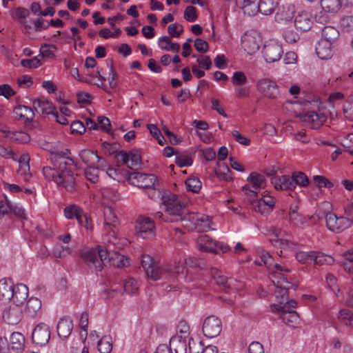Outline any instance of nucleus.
<instances>
[{
	"label": "nucleus",
	"mask_w": 353,
	"mask_h": 353,
	"mask_svg": "<svg viewBox=\"0 0 353 353\" xmlns=\"http://www.w3.org/2000/svg\"><path fill=\"white\" fill-rule=\"evenodd\" d=\"M258 256L260 261H255L259 265H264L268 269L274 268L275 270L271 272L270 279L274 284L276 290L274 294L276 299L279 301V304L271 305L273 312L280 313L294 312L296 307V302L294 299L287 301L288 299V290L293 287V284L288 280L287 275L283 272H289L290 270L278 263H274L272 256L265 250H259Z\"/></svg>",
	"instance_id": "1"
},
{
	"label": "nucleus",
	"mask_w": 353,
	"mask_h": 353,
	"mask_svg": "<svg viewBox=\"0 0 353 353\" xmlns=\"http://www.w3.org/2000/svg\"><path fill=\"white\" fill-rule=\"evenodd\" d=\"M69 154L70 152L68 149L51 152L50 159L52 167H43V174L47 180L54 181L59 187L74 192L77 187L74 173L76 165Z\"/></svg>",
	"instance_id": "2"
},
{
	"label": "nucleus",
	"mask_w": 353,
	"mask_h": 353,
	"mask_svg": "<svg viewBox=\"0 0 353 353\" xmlns=\"http://www.w3.org/2000/svg\"><path fill=\"white\" fill-rule=\"evenodd\" d=\"M167 212L170 217L168 221H181L182 225L188 229H195L199 232L211 228V221L208 216L201 214L188 213L184 204L176 199H171L166 203Z\"/></svg>",
	"instance_id": "3"
},
{
	"label": "nucleus",
	"mask_w": 353,
	"mask_h": 353,
	"mask_svg": "<svg viewBox=\"0 0 353 353\" xmlns=\"http://www.w3.org/2000/svg\"><path fill=\"white\" fill-rule=\"evenodd\" d=\"M108 248L101 245L91 249H85L81 252V258L85 265L96 272L101 271L103 266H106L110 261V250L111 245L116 243L110 239L108 240Z\"/></svg>",
	"instance_id": "4"
},
{
	"label": "nucleus",
	"mask_w": 353,
	"mask_h": 353,
	"mask_svg": "<svg viewBox=\"0 0 353 353\" xmlns=\"http://www.w3.org/2000/svg\"><path fill=\"white\" fill-rule=\"evenodd\" d=\"M141 265L147 276L152 281L166 279L168 276V270L159 262L154 261L150 255H143Z\"/></svg>",
	"instance_id": "5"
},
{
	"label": "nucleus",
	"mask_w": 353,
	"mask_h": 353,
	"mask_svg": "<svg viewBox=\"0 0 353 353\" xmlns=\"http://www.w3.org/2000/svg\"><path fill=\"white\" fill-rule=\"evenodd\" d=\"M196 243L201 250L214 254L225 253L230 250L229 245L214 241L211 237L205 234L199 236Z\"/></svg>",
	"instance_id": "6"
},
{
	"label": "nucleus",
	"mask_w": 353,
	"mask_h": 353,
	"mask_svg": "<svg viewBox=\"0 0 353 353\" xmlns=\"http://www.w3.org/2000/svg\"><path fill=\"white\" fill-rule=\"evenodd\" d=\"M248 184L243 188V191L248 198H256L258 189L264 188L266 185L265 176L263 174L252 172L248 178Z\"/></svg>",
	"instance_id": "7"
},
{
	"label": "nucleus",
	"mask_w": 353,
	"mask_h": 353,
	"mask_svg": "<svg viewBox=\"0 0 353 353\" xmlns=\"http://www.w3.org/2000/svg\"><path fill=\"white\" fill-rule=\"evenodd\" d=\"M325 222L327 228L332 232H341L352 226L350 219H346L345 216H337L335 214L328 212L325 215Z\"/></svg>",
	"instance_id": "8"
},
{
	"label": "nucleus",
	"mask_w": 353,
	"mask_h": 353,
	"mask_svg": "<svg viewBox=\"0 0 353 353\" xmlns=\"http://www.w3.org/2000/svg\"><path fill=\"white\" fill-rule=\"evenodd\" d=\"M128 180L132 185L143 189L153 188L157 182V178L155 175L137 172L130 173Z\"/></svg>",
	"instance_id": "9"
},
{
	"label": "nucleus",
	"mask_w": 353,
	"mask_h": 353,
	"mask_svg": "<svg viewBox=\"0 0 353 353\" xmlns=\"http://www.w3.org/2000/svg\"><path fill=\"white\" fill-rule=\"evenodd\" d=\"M135 228L136 233L139 237L147 239L154 236L155 225L150 217L139 216Z\"/></svg>",
	"instance_id": "10"
},
{
	"label": "nucleus",
	"mask_w": 353,
	"mask_h": 353,
	"mask_svg": "<svg viewBox=\"0 0 353 353\" xmlns=\"http://www.w3.org/2000/svg\"><path fill=\"white\" fill-rule=\"evenodd\" d=\"M262 53L267 62L274 63L280 60L283 50L280 43L274 41H270L264 44Z\"/></svg>",
	"instance_id": "11"
},
{
	"label": "nucleus",
	"mask_w": 353,
	"mask_h": 353,
	"mask_svg": "<svg viewBox=\"0 0 353 353\" xmlns=\"http://www.w3.org/2000/svg\"><path fill=\"white\" fill-rule=\"evenodd\" d=\"M202 330L206 337L214 338L219 336L222 330L221 320L214 316H208L204 320Z\"/></svg>",
	"instance_id": "12"
},
{
	"label": "nucleus",
	"mask_w": 353,
	"mask_h": 353,
	"mask_svg": "<svg viewBox=\"0 0 353 353\" xmlns=\"http://www.w3.org/2000/svg\"><path fill=\"white\" fill-rule=\"evenodd\" d=\"M260 37L255 31L245 33L241 37V46L249 54L256 52L260 46Z\"/></svg>",
	"instance_id": "13"
},
{
	"label": "nucleus",
	"mask_w": 353,
	"mask_h": 353,
	"mask_svg": "<svg viewBox=\"0 0 353 353\" xmlns=\"http://www.w3.org/2000/svg\"><path fill=\"white\" fill-rule=\"evenodd\" d=\"M268 232L274 236V238L270 239L274 245L283 249L292 248L293 243L286 238L289 234L285 230L272 226L268 230Z\"/></svg>",
	"instance_id": "14"
},
{
	"label": "nucleus",
	"mask_w": 353,
	"mask_h": 353,
	"mask_svg": "<svg viewBox=\"0 0 353 353\" xmlns=\"http://www.w3.org/2000/svg\"><path fill=\"white\" fill-rule=\"evenodd\" d=\"M256 88L264 97L270 99H276L280 94L279 87L276 83L268 79H262L259 80L256 84Z\"/></svg>",
	"instance_id": "15"
},
{
	"label": "nucleus",
	"mask_w": 353,
	"mask_h": 353,
	"mask_svg": "<svg viewBox=\"0 0 353 353\" xmlns=\"http://www.w3.org/2000/svg\"><path fill=\"white\" fill-rule=\"evenodd\" d=\"M105 230L108 236H110L117 240L115 234L118 225V219L111 208L105 207L103 210Z\"/></svg>",
	"instance_id": "16"
},
{
	"label": "nucleus",
	"mask_w": 353,
	"mask_h": 353,
	"mask_svg": "<svg viewBox=\"0 0 353 353\" xmlns=\"http://www.w3.org/2000/svg\"><path fill=\"white\" fill-rule=\"evenodd\" d=\"M271 183L276 190L287 191L291 196H294L291 192L295 190L296 186L294 184L292 176L288 175H274L271 177Z\"/></svg>",
	"instance_id": "17"
},
{
	"label": "nucleus",
	"mask_w": 353,
	"mask_h": 353,
	"mask_svg": "<svg viewBox=\"0 0 353 353\" xmlns=\"http://www.w3.org/2000/svg\"><path fill=\"white\" fill-rule=\"evenodd\" d=\"M22 309L19 304H12L3 312V321L9 325L18 324L22 318Z\"/></svg>",
	"instance_id": "18"
},
{
	"label": "nucleus",
	"mask_w": 353,
	"mask_h": 353,
	"mask_svg": "<svg viewBox=\"0 0 353 353\" xmlns=\"http://www.w3.org/2000/svg\"><path fill=\"white\" fill-rule=\"evenodd\" d=\"M50 337V328L48 325L40 323L34 329L32 334L33 342L41 346L46 345Z\"/></svg>",
	"instance_id": "19"
},
{
	"label": "nucleus",
	"mask_w": 353,
	"mask_h": 353,
	"mask_svg": "<svg viewBox=\"0 0 353 353\" xmlns=\"http://www.w3.org/2000/svg\"><path fill=\"white\" fill-rule=\"evenodd\" d=\"M302 121L307 123L313 129L320 128L327 119V117L322 112L308 111L301 116Z\"/></svg>",
	"instance_id": "20"
},
{
	"label": "nucleus",
	"mask_w": 353,
	"mask_h": 353,
	"mask_svg": "<svg viewBox=\"0 0 353 353\" xmlns=\"http://www.w3.org/2000/svg\"><path fill=\"white\" fill-rule=\"evenodd\" d=\"M294 26L297 30L302 32L309 30L313 24L312 15L305 11L299 12L294 19Z\"/></svg>",
	"instance_id": "21"
},
{
	"label": "nucleus",
	"mask_w": 353,
	"mask_h": 353,
	"mask_svg": "<svg viewBox=\"0 0 353 353\" xmlns=\"http://www.w3.org/2000/svg\"><path fill=\"white\" fill-rule=\"evenodd\" d=\"M32 105L37 113L43 115H52L56 110L52 102L45 99H36L33 101Z\"/></svg>",
	"instance_id": "22"
},
{
	"label": "nucleus",
	"mask_w": 353,
	"mask_h": 353,
	"mask_svg": "<svg viewBox=\"0 0 353 353\" xmlns=\"http://www.w3.org/2000/svg\"><path fill=\"white\" fill-rule=\"evenodd\" d=\"M3 137L18 143H26L30 140V135L23 131L2 130L0 137Z\"/></svg>",
	"instance_id": "23"
},
{
	"label": "nucleus",
	"mask_w": 353,
	"mask_h": 353,
	"mask_svg": "<svg viewBox=\"0 0 353 353\" xmlns=\"http://www.w3.org/2000/svg\"><path fill=\"white\" fill-rule=\"evenodd\" d=\"M294 6L292 5L283 6L280 8L275 15V20L277 23H285L290 21L294 17Z\"/></svg>",
	"instance_id": "24"
},
{
	"label": "nucleus",
	"mask_w": 353,
	"mask_h": 353,
	"mask_svg": "<svg viewBox=\"0 0 353 353\" xmlns=\"http://www.w3.org/2000/svg\"><path fill=\"white\" fill-rule=\"evenodd\" d=\"M72 321L68 317L60 319L57 323V330L60 338L65 339L68 337L72 330Z\"/></svg>",
	"instance_id": "25"
},
{
	"label": "nucleus",
	"mask_w": 353,
	"mask_h": 353,
	"mask_svg": "<svg viewBox=\"0 0 353 353\" xmlns=\"http://www.w3.org/2000/svg\"><path fill=\"white\" fill-rule=\"evenodd\" d=\"M14 283L11 279L0 280V301H9L13 296Z\"/></svg>",
	"instance_id": "26"
},
{
	"label": "nucleus",
	"mask_w": 353,
	"mask_h": 353,
	"mask_svg": "<svg viewBox=\"0 0 353 353\" xmlns=\"http://www.w3.org/2000/svg\"><path fill=\"white\" fill-rule=\"evenodd\" d=\"M332 42L321 39L316 46V53L321 59H327L332 57Z\"/></svg>",
	"instance_id": "27"
},
{
	"label": "nucleus",
	"mask_w": 353,
	"mask_h": 353,
	"mask_svg": "<svg viewBox=\"0 0 353 353\" xmlns=\"http://www.w3.org/2000/svg\"><path fill=\"white\" fill-rule=\"evenodd\" d=\"M258 0H236V3L245 14L249 16L254 15L257 13L259 8Z\"/></svg>",
	"instance_id": "28"
},
{
	"label": "nucleus",
	"mask_w": 353,
	"mask_h": 353,
	"mask_svg": "<svg viewBox=\"0 0 353 353\" xmlns=\"http://www.w3.org/2000/svg\"><path fill=\"white\" fill-rule=\"evenodd\" d=\"M279 0H259L257 12H259L264 15H270L274 12L278 7Z\"/></svg>",
	"instance_id": "29"
},
{
	"label": "nucleus",
	"mask_w": 353,
	"mask_h": 353,
	"mask_svg": "<svg viewBox=\"0 0 353 353\" xmlns=\"http://www.w3.org/2000/svg\"><path fill=\"white\" fill-rule=\"evenodd\" d=\"M28 296V287L23 284L19 283L16 286L13 288V296L12 299L16 304L22 303Z\"/></svg>",
	"instance_id": "30"
},
{
	"label": "nucleus",
	"mask_w": 353,
	"mask_h": 353,
	"mask_svg": "<svg viewBox=\"0 0 353 353\" xmlns=\"http://www.w3.org/2000/svg\"><path fill=\"white\" fill-rule=\"evenodd\" d=\"M41 309V301L36 298H30L26 305L25 312L31 317H34L40 312Z\"/></svg>",
	"instance_id": "31"
},
{
	"label": "nucleus",
	"mask_w": 353,
	"mask_h": 353,
	"mask_svg": "<svg viewBox=\"0 0 353 353\" xmlns=\"http://www.w3.org/2000/svg\"><path fill=\"white\" fill-rule=\"evenodd\" d=\"M25 347V337L20 332H13L10 338L9 347L16 352H20Z\"/></svg>",
	"instance_id": "32"
},
{
	"label": "nucleus",
	"mask_w": 353,
	"mask_h": 353,
	"mask_svg": "<svg viewBox=\"0 0 353 353\" xmlns=\"http://www.w3.org/2000/svg\"><path fill=\"white\" fill-rule=\"evenodd\" d=\"M169 348L170 352L173 350L174 353H186V341L181 336H173L170 340Z\"/></svg>",
	"instance_id": "33"
},
{
	"label": "nucleus",
	"mask_w": 353,
	"mask_h": 353,
	"mask_svg": "<svg viewBox=\"0 0 353 353\" xmlns=\"http://www.w3.org/2000/svg\"><path fill=\"white\" fill-rule=\"evenodd\" d=\"M213 280L220 290L226 291L231 286L232 279L223 274L221 271L216 270L212 274Z\"/></svg>",
	"instance_id": "34"
},
{
	"label": "nucleus",
	"mask_w": 353,
	"mask_h": 353,
	"mask_svg": "<svg viewBox=\"0 0 353 353\" xmlns=\"http://www.w3.org/2000/svg\"><path fill=\"white\" fill-rule=\"evenodd\" d=\"M81 161L88 166L95 165L96 162L100 161V157L97 153L90 150H81L79 153Z\"/></svg>",
	"instance_id": "35"
},
{
	"label": "nucleus",
	"mask_w": 353,
	"mask_h": 353,
	"mask_svg": "<svg viewBox=\"0 0 353 353\" xmlns=\"http://www.w3.org/2000/svg\"><path fill=\"white\" fill-rule=\"evenodd\" d=\"M30 157L28 154H23L19 160V168L18 169V174L24 176V180L28 181L30 177Z\"/></svg>",
	"instance_id": "36"
},
{
	"label": "nucleus",
	"mask_w": 353,
	"mask_h": 353,
	"mask_svg": "<svg viewBox=\"0 0 353 353\" xmlns=\"http://www.w3.org/2000/svg\"><path fill=\"white\" fill-rule=\"evenodd\" d=\"M14 112L17 117L25 121H31L34 117L33 110L26 105H18L14 109Z\"/></svg>",
	"instance_id": "37"
},
{
	"label": "nucleus",
	"mask_w": 353,
	"mask_h": 353,
	"mask_svg": "<svg viewBox=\"0 0 353 353\" xmlns=\"http://www.w3.org/2000/svg\"><path fill=\"white\" fill-rule=\"evenodd\" d=\"M123 288L127 293L133 294L138 289L137 281L134 279L130 278L125 281L123 285H119L115 288L112 286L109 290L112 292H121Z\"/></svg>",
	"instance_id": "38"
},
{
	"label": "nucleus",
	"mask_w": 353,
	"mask_h": 353,
	"mask_svg": "<svg viewBox=\"0 0 353 353\" xmlns=\"http://www.w3.org/2000/svg\"><path fill=\"white\" fill-rule=\"evenodd\" d=\"M159 46L164 50H170L178 52L180 50V44L178 43H172L171 39L168 36H163L159 39Z\"/></svg>",
	"instance_id": "39"
},
{
	"label": "nucleus",
	"mask_w": 353,
	"mask_h": 353,
	"mask_svg": "<svg viewBox=\"0 0 353 353\" xmlns=\"http://www.w3.org/2000/svg\"><path fill=\"white\" fill-rule=\"evenodd\" d=\"M343 1V0H321V5L328 12H336L341 9Z\"/></svg>",
	"instance_id": "40"
},
{
	"label": "nucleus",
	"mask_w": 353,
	"mask_h": 353,
	"mask_svg": "<svg viewBox=\"0 0 353 353\" xmlns=\"http://www.w3.org/2000/svg\"><path fill=\"white\" fill-rule=\"evenodd\" d=\"M339 36V30L332 26H326L322 30V38L324 40L333 43Z\"/></svg>",
	"instance_id": "41"
},
{
	"label": "nucleus",
	"mask_w": 353,
	"mask_h": 353,
	"mask_svg": "<svg viewBox=\"0 0 353 353\" xmlns=\"http://www.w3.org/2000/svg\"><path fill=\"white\" fill-rule=\"evenodd\" d=\"M83 212V210L75 204L70 205L64 209V215L68 219L75 218L78 221Z\"/></svg>",
	"instance_id": "42"
},
{
	"label": "nucleus",
	"mask_w": 353,
	"mask_h": 353,
	"mask_svg": "<svg viewBox=\"0 0 353 353\" xmlns=\"http://www.w3.org/2000/svg\"><path fill=\"white\" fill-rule=\"evenodd\" d=\"M334 259L327 254L320 252H314L313 262L315 265H332L334 263Z\"/></svg>",
	"instance_id": "43"
},
{
	"label": "nucleus",
	"mask_w": 353,
	"mask_h": 353,
	"mask_svg": "<svg viewBox=\"0 0 353 353\" xmlns=\"http://www.w3.org/2000/svg\"><path fill=\"white\" fill-rule=\"evenodd\" d=\"M110 261L108 264H112L118 268H123L130 265L129 259L117 252H114V256H110Z\"/></svg>",
	"instance_id": "44"
},
{
	"label": "nucleus",
	"mask_w": 353,
	"mask_h": 353,
	"mask_svg": "<svg viewBox=\"0 0 353 353\" xmlns=\"http://www.w3.org/2000/svg\"><path fill=\"white\" fill-rule=\"evenodd\" d=\"M280 318L285 324L290 327H294L299 321V316L296 312L281 313Z\"/></svg>",
	"instance_id": "45"
},
{
	"label": "nucleus",
	"mask_w": 353,
	"mask_h": 353,
	"mask_svg": "<svg viewBox=\"0 0 353 353\" xmlns=\"http://www.w3.org/2000/svg\"><path fill=\"white\" fill-rule=\"evenodd\" d=\"M339 321L353 328V312L349 310H341L338 315Z\"/></svg>",
	"instance_id": "46"
},
{
	"label": "nucleus",
	"mask_w": 353,
	"mask_h": 353,
	"mask_svg": "<svg viewBox=\"0 0 353 353\" xmlns=\"http://www.w3.org/2000/svg\"><path fill=\"white\" fill-rule=\"evenodd\" d=\"M294 184L301 187H306L309 183V179L305 173L302 172H294L292 175Z\"/></svg>",
	"instance_id": "47"
},
{
	"label": "nucleus",
	"mask_w": 353,
	"mask_h": 353,
	"mask_svg": "<svg viewBox=\"0 0 353 353\" xmlns=\"http://www.w3.org/2000/svg\"><path fill=\"white\" fill-rule=\"evenodd\" d=\"M84 175L87 180L95 183L99 180V170L95 165L88 166L84 171Z\"/></svg>",
	"instance_id": "48"
},
{
	"label": "nucleus",
	"mask_w": 353,
	"mask_h": 353,
	"mask_svg": "<svg viewBox=\"0 0 353 353\" xmlns=\"http://www.w3.org/2000/svg\"><path fill=\"white\" fill-rule=\"evenodd\" d=\"M186 188L189 191L197 193L201 188V182L196 177H190L185 181Z\"/></svg>",
	"instance_id": "49"
},
{
	"label": "nucleus",
	"mask_w": 353,
	"mask_h": 353,
	"mask_svg": "<svg viewBox=\"0 0 353 353\" xmlns=\"http://www.w3.org/2000/svg\"><path fill=\"white\" fill-rule=\"evenodd\" d=\"M314 252H298L295 254L296 259L303 263H309L311 262H313L314 260Z\"/></svg>",
	"instance_id": "50"
},
{
	"label": "nucleus",
	"mask_w": 353,
	"mask_h": 353,
	"mask_svg": "<svg viewBox=\"0 0 353 353\" xmlns=\"http://www.w3.org/2000/svg\"><path fill=\"white\" fill-rule=\"evenodd\" d=\"M98 350L101 353H109L112 349L110 339L106 336L101 338L97 344Z\"/></svg>",
	"instance_id": "51"
},
{
	"label": "nucleus",
	"mask_w": 353,
	"mask_h": 353,
	"mask_svg": "<svg viewBox=\"0 0 353 353\" xmlns=\"http://www.w3.org/2000/svg\"><path fill=\"white\" fill-rule=\"evenodd\" d=\"M102 195L104 198L108 199L111 201H116L119 199V194L118 192L112 188H104L102 190Z\"/></svg>",
	"instance_id": "52"
},
{
	"label": "nucleus",
	"mask_w": 353,
	"mask_h": 353,
	"mask_svg": "<svg viewBox=\"0 0 353 353\" xmlns=\"http://www.w3.org/2000/svg\"><path fill=\"white\" fill-rule=\"evenodd\" d=\"M250 204L252 205V208L256 211L260 212L261 214L267 215L272 210V209H268L265 207H268V205H261L259 207L258 205V198H248Z\"/></svg>",
	"instance_id": "53"
},
{
	"label": "nucleus",
	"mask_w": 353,
	"mask_h": 353,
	"mask_svg": "<svg viewBox=\"0 0 353 353\" xmlns=\"http://www.w3.org/2000/svg\"><path fill=\"white\" fill-rule=\"evenodd\" d=\"M341 27L343 30L346 32L353 31V16L346 15L343 16L340 21Z\"/></svg>",
	"instance_id": "54"
},
{
	"label": "nucleus",
	"mask_w": 353,
	"mask_h": 353,
	"mask_svg": "<svg viewBox=\"0 0 353 353\" xmlns=\"http://www.w3.org/2000/svg\"><path fill=\"white\" fill-rule=\"evenodd\" d=\"M57 47L54 45L44 44L41 47L40 54L43 57L54 58Z\"/></svg>",
	"instance_id": "55"
},
{
	"label": "nucleus",
	"mask_w": 353,
	"mask_h": 353,
	"mask_svg": "<svg viewBox=\"0 0 353 353\" xmlns=\"http://www.w3.org/2000/svg\"><path fill=\"white\" fill-rule=\"evenodd\" d=\"M313 180L318 188H330L334 186L333 183L323 176L316 175L313 177Z\"/></svg>",
	"instance_id": "56"
},
{
	"label": "nucleus",
	"mask_w": 353,
	"mask_h": 353,
	"mask_svg": "<svg viewBox=\"0 0 353 353\" xmlns=\"http://www.w3.org/2000/svg\"><path fill=\"white\" fill-rule=\"evenodd\" d=\"M192 159L187 154H176L175 163L180 168L190 166L192 164Z\"/></svg>",
	"instance_id": "57"
},
{
	"label": "nucleus",
	"mask_w": 353,
	"mask_h": 353,
	"mask_svg": "<svg viewBox=\"0 0 353 353\" xmlns=\"http://www.w3.org/2000/svg\"><path fill=\"white\" fill-rule=\"evenodd\" d=\"M258 205H268L265 207L268 209H273L275 205V199L273 196L268 195H263L261 198L258 199Z\"/></svg>",
	"instance_id": "58"
},
{
	"label": "nucleus",
	"mask_w": 353,
	"mask_h": 353,
	"mask_svg": "<svg viewBox=\"0 0 353 353\" xmlns=\"http://www.w3.org/2000/svg\"><path fill=\"white\" fill-rule=\"evenodd\" d=\"M184 19L189 22H194L197 19L196 9L192 6H188L184 12Z\"/></svg>",
	"instance_id": "59"
},
{
	"label": "nucleus",
	"mask_w": 353,
	"mask_h": 353,
	"mask_svg": "<svg viewBox=\"0 0 353 353\" xmlns=\"http://www.w3.org/2000/svg\"><path fill=\"white\" fill-rule=\"evenodd\" d=\"M21 64L23 67L29 68H37L41 65L40 59L37 57L32 59H24L21 61Z\"/></svg>",
	"instance_id": "60"
},
{
	"label": "nucleus",
	"mask_w": 353,
	"mask_h": 353,
	"mask_svg": "<svg viewBox=\"0 0 353 353\" xmlns=\"http://www.w3.org/2000/svg\"><path fill=\"white\" fill-rule=\"evenodd\" d=\"M130 162L128 164V167L130 169L140 165L141 157L137 151H131L129 153Z\"/></svg>",
	"instance_id": "61"
},
{
	"label": "nucleus",
	"mask_w": 353,
	"mask_h": 353,
	"mask_svg": "<svg viewBox=\"0 0 353 353\" xmlns=\"http://www.w3.org/2000/svg\"><path fill=\"white\" fill-rule=\"evenodd\" d=\"M343 114L347 119L353 121V96L349 98L347 103L344 105Z\"/></svg>",
	"instance_id": "62"
},
{
	"label": "nucleus",
	"mask_w": 353,
	"mask_h": 353,
	"mask_svg": "<svg viewBox=\"0 0 353 353\" xmlns=\"http://www.w3.org/2000/svg\"><path fill=\"white\" fill-rule=\"evenodd\" d=\"M283 38L288 43H294L300 39L299 34L292 30H285L283 33Z\"/></svg>",
	"instance_id": "63"
},
{
	"label": "nucleus",
	"mask_w": 353,
	"mask_h": 353,
	"mask_svg": "<svg viewBox=\"0 0 353 353\" xmlns=\"http://www.w3.org/2000/svg\"><path fill=\"white\" fill-rule=\"evenodd\" d=\"M344 259L345 260L344 263L345 269L348 272H351L353 269V249L345 253Z\"/></svg>",
	"instance_id": "64"
}]
</instances>
